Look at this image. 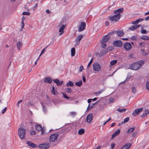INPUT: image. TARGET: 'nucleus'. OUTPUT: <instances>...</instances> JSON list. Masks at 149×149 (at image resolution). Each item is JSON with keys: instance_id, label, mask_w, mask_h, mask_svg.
Returning <instances> with one entry per match:
<instances>
[{"instance_id": "nucleus-21", "label": "nucleus", "mask_w": 149, "mask_h": 149, "mask_svg": "<svg viewBox=\"0 0 149 149\" xmlns=\"http://www.w3.org/2000/svg\"><path fill=\"white\" fill-rule=\"evenodd\" d=\"M41 104L42 106L43 110L45 112H46V106L47 105L45 103H44L43 102H41Z\"/></svg>"}, {"instance_id": "nucleus-7", "label": "nucleus", "mask_w": 149, "mask_h": 149, "mask_svg": "<svg viewBox=\"0 0 149 149\" xmlns=\"http://www.w3.org/2000/svg\"><path fill=\"white\" fill-rule=\"evenodd\" d=\"M123 47L125 50L127 51L130 50L132 47V46L130 43L129 42L125 43L123 45Z\"/></svg>"}, {"instance_id": "nucleus-12", "label": "nucleus", "mask_w": 149, "mask_h": 149, "mask_svg": "<svg viewBox=\"0 0 149 149\" xmlns=\"http://www.w3.org/2000/svg\"><path fill=\"white\" fill-rule=\"evenodd\" d=\"M93 119V114L92 113L89 114L87 116L86 121L87 123H91Z\"/></svg>"}, {"instance_id": "nucleus-5", "label": "nucleus", "mask_w": 149, "mask_h": 149, "mask_svg": "<svg viewBox=\"0 0 149 149\" xmlns=\"http://www.w3.org/2000/svg\"><path fill=\"white\" fill-rule=\"evenodd\" d=\"M93 68L94 71H99L100 70L101 66L97 62H96L93 64Z\"/></svg>"}, {"instance_id": "nucleus-32", "label": "nucleus", "mask_w": 149, "mask_h": 149, "mask_svg": "<svg viewBox=\"0 0 149 149\" xmlns=\"http://www.w3.org/2000/svg\"><path fill=\"white\" fill-rule=\"evenodd\" d=\"M117 60H114L111 61L110 63V65H113L117 63Z\"/></svg>"}, {"instance_id": "nucleus-54", "label": "nucleus", "mask_w": 149, "mask_h": 149, "mask_svg": "<svg viewBox=\"0 0 149 149\" xmlns=\"http://www.w3.org/2000/svg\"><path fill=\"white\" fill-rule=\"evenodd\" d=\"M7 109V107H6L2 111V113L3 114L4 113Z\"/></svg>"}, {"instance_id": "nucleus-14", "label": "nucleus", "mask_w": 149, "mask_h": 149, "mask_svg": "<svg viewBox=\"0 0 149 149\" xmlns=\"http://www.w3.org/2000/svg\"><path fill=\"white\" fill-rule=\"evenodd\" d=\"M27 144L29 146L32 148H36L38 146L36 145L29 141L27 142Z\"/></svg>"}, {"instance_id": "nucleus-39", "label": "nucleus", "mask_w": 149, "mask_h": 149, "mask_svg": "<svg viewBox=\"0 0 149 149\" xmlns=\"http://www.w3.org/2000/svg\"><path fill=\"white\" fill-rule=\"evenodd\" d=\"M141 32L142 33L146 34L148 32V31H147L145 29H141Z\"/></svg>"}, {"instance_id": "nucleus-34", "label": "nucleus", "mask_w": 149, "mask_h": 149, "mask_svg": "<svg viewBox=\"0 0 149 149\" xmlns=\"http://www.w3.org/2000/svg\"><path fill=\"white\" fill-rule=\"evenodd\" d=\"M131 146V144L130 143H127L124 145V146L127 149H129Z\"/></svg>"}, {"instance_id": "nucleus-19", "label": "nucleus", "mask_w": 149, "mask_h": 149, "mask_svg": "<svg viewBox=\"0 0 149 149\" xmlns=\"http://www.w3.org/2000/svg\"><path fill=\"white\" fill-rule=\"evenodd\" d=\"M143 20V19H137L136 20L133 21L132 22V23L133 24H135L138 23L139 22H141Z\"/></svg>"}, {"instance_id": "nucleus-23", "label": "nucleus", "mask_w": 149, "mask_h": 149, "mask_svg": "<svg viewBox=\"0 0 149 149\" xmlns=\"http://www.w3.org/2000/svg\"><path fill=\"white\" fill-rule=\"evenodd\" d=\"M36 129L38 131H40L42 129V126L40 125H36L35 126Z\"/></svg>"}, {"instance_id": "nucleus-24", "label": "nucleus", "mask_w": 149, "mask_h": 149, "mask_svg": "<svg viewBox=\"0 0 149 149\" xmlns=\"http://www.w3.org/2000/svg\"><path fill=\"white\" fill-rule=\"evenodd\" d=\"M141 38L144 40H149V37L146 36H143L141 37Z\"/></svg>"}, {"instance_id": "nucleus-18", "label": "nucleus", "mask_w": 149, "mask_h": 149, "mask_svg": "<svg viewBox=\"0 0 149 149\" xmlns=\"http://www.w3.org/2000/svg\"><path fill=\"white\" fill-rule=\"evenodd\" d=\"M120 129H118L112 135L111 139H113L117 135H118L119 134L120 132Z\"/></svg>"}, {"instance_id": "nucleus-9", "label": "nucleus", "mask_w": 149, "mask_h": 149, "mask_svg": "<svg viewBox=\"0 0 149 149\" xmlns=\"http://www.w3.org/2000/svg\"><path fill=\"white\" fill-rule=\"evenodd\" d=\"M86 27V24L85 22H81L80 26L78 27V31L79 32L83 31L85 29Z\"/></svg>"}, {"instance_id": "nucleus-56", "label": "nucleus", "mask_w": 149, "mask_h": 149, "mask_svg": "<svg viewBox=\"0 0 149 149\" xmlns=\"http://www.w3.org/2000/svg\"><path fill=\"white\" fill-rule=\"evenodd\" d=\"M115 144L114 143H112L111 145V149H113L114 147Z\"/></svg>"}, {"instance_id": "nucleus-6", "label": "nucleus", "mask_w": 149, "mask_h": 149, "mask_svg": "<svg viewBox=\"0 0 149 149\" xmlns=\"http://www.w3.org/2000/svg\"><path fill=\"white\" fill-rule=\"evenodd\" d=\"M143 110V108H138L135 109L132 113V116H136L138 115Z\"/></svg>"}, {"instance_id": "nucleus-53", "label": "nucleus", "mask_w": 149, "mask_h": 149, "mask_svg": "<svg viewBox=\"0 0 149 149\" xmlns=\"http://www.w3.org/2000/svg\"><path fill=\"white\" fill-rule=\"evenodd\" d=\"M114 100V99L113 98H110L109 100V102H112Z\"/></svg>"}, {"instance_id": "nucleus-63", "label": "nucleus", "mask_w": 149, "mask_h": 149, "mask_svg": "<svg viewBox=\"0 0 149 149\" xmlns=\"http://www.w3.org/2000/svg\"><path fill=\"white\" fill-rule=\"evenodd\" d=\"M107 45L106 44H104L102 45V48H104L106 47Z\"/></svg>"}, {"instance_id": "nucleus-41", "label": "nucleus", "mask_w": 149, "mask_h": 149, "mask_svg": "<svg viewBox=\"0 0 149 149\" xmlns=\"http://www.w3.org/2000/svg\"><path fill=\"white\" fill-rule=\"evenodd\" d=\"M22 15H30V13L29 12H25L22 13Z\"/></svg>"}, {"instance_id": "nucleus-48", "label": "nucleus", "mask_w": 149, "mask_h": 149, "mask_svg": "<svg viewBox=\"0 0 149 149\" xmlns=\"http://www.w3.org/2000/svg\"><path fill=\"white\" fill-rule=\"evenodd\" d=\"M22 102V100H19L17 103V106L19 107V104L20 103H21Z\"/></svg>"}, {"instance_id": "nucleus-45", "label": "nucleus", "mask_w": 149, "mask_h": 149, "mask_svg": "<svg viewBox=\"0 0 149 149\" xmlns=\"http://www.w3.org/2000/svg\"><path fill=\"white\" fill-rule=\"evenodd\" d=\"M47 49V47H45L42 51L41 52L40 55L39 57L41 56L45 52V50Z\"/></svg>"}, {"instance_id": "nucleus-59", "label": "nucleus", "mask_w": 149, "mask_h": 149, "mask_svg": "<svg viewBox=\"0 0 149 149\" xmlns=\"http://www.w3.org/2000/svg\"><path fill=\"white\" fill-rule=\"evenodd\" d=\"M59 80L57 79H56L54 80V83H56V84L58 83V81H59Z\"/></svg>"}, {"instance_id": "nucleus-20", "label": "nucleus", "mask_w": 149, "mask_h": 149, "mask_svg": "<svg viewBox=\"0 0 149 149\" xmlns=\"http://www.w3.org/2000/svg\"><path fill=\"white\" fill-rule=\"evenodd\" d=\"M22 46V44L21 42L19 41L18 42L17 44V48L19 50L21 48Z\"/></svg>"}, {"instance_id": "nucleus-43", "label": "nucleus", "mask_w": 149, "mask_h": 149, "mask_svg": "<svg viewBox=\"0 0 149 149\" xmlns=\"http://www.w3.org/2000/svg\"><path fill=\"white\" fill-rule=\"evenodd\" d=\"M21 24H22V26H21V29H20V30L21 31L22 29L24 28V21H21Z\"/></svg>"}, {"instance_id": "nucleus-51", "label": "nucleus", "mask_w": 149, "mask_h": 149, "mask_svg": "<svg viewBox=\"0 0 149 149\" xmlns=\"http://www.w3.org/2000/svg\"><path fill=\"white\" fill-rule=\"evenodd\" d=\"M130 118L129 117H127L125 118L124 120V121L125 122V123L128 122Z\"/></svg>"}, {"instance_id": "nucleus-62", "label": "nucleus", "mask_w": 149, "mask_h": 149, "mask_svg": "<svg viewBox=\"0 0 149 149\" xmlns=\"http://www.w3.org/2000/svg\"><path fill=\"white\" fill-rule=\"evenodd\" d=\"M33 104L31 102H29L27 104V106H29L30 105L31 106H33Z\"/></svg>"}, {"instance_id": "nucleus-26", "label": "nucleus", "mask_w": 149, "mask_h": 149, "mask_svg": "<svg viewBox=\"0 0 149 149\" xmlns=\"http://www.w3.org/2000/svg\"><path fill=\"white\" fill-rule=\"evenodd\" d=\"M71 56H74L75 54V49L73 47L71 49Z\"/></svg>"}, {"instance_id": "nucleus-44", "label": "nucleus", "mask_w": 149, "mask_h": 149, "mask_svg": "<svg viewBox=\"0 0 149 149\" xmlns=\"http://www.w3.org/2000/svg\"><path fill=\"white\" fill-rule=\"evenodd\" d=\"M63 81H59H59H58V83L56 84L58 86H61L62 84L63 83Z\"/></svg>"}, {"instance_id": "nucleus-38", "label": "nucleus", "mask_w": 149, "mask_h": 149, "mask_svg": "<svg viewBox=\"0 0 149 149\" xmlns=\"http://www.w3.org/2000/svg\"><path fill=\"white\" fill-rule=\"evenodd\" d=\"M147 115L148 113H147L146 112H145V113H143L141 116V117L142 118H144V117H146L147 116Z\"/></svg>"}, {"instance_id": "nucleus-16", "label": "nucleus", "mask_w": 149, "mask_h": 149, "mask_svg": "<svg viewBox=\"0 0 149 149\" xmlns=\"http://www.w3.org/2000/svg\"><path fill=\"white\" fill-rule=\"evenodd\" d=\"M115 32H116V33L117 34V35L119 37L123 36L124 34V33L123 32V31L122 30L117 31H115Z\"/></svg>"}, {"instance_id": "nucleus-25", "label": "nucleus", "mask_w": 149, "mask_h": 149, "mask_svg": "<svg viewBox=\"0 0 149 149\" xmlns=\"http://www.w3.org/2000/svg\"><path fill=\"white\" fill-rule=\"evenodd\" d=\"M83 37V36L82 35H80L78 36L76 38L75 41L79 42L81 40V39Z\"/></svg>"}, {"instance_id": "nucleus-1", "label": "nucleus", "mask_w": 149, "mask_h": 149, "mask_svg": "<svg viewBox=\"0 0 149 149\" xmlns=\"http://www.w3.org/2000/svg\"><path fill=\"white\" fill-rule=\"evenodd\" d=\"M123 8H121L118 9L113 11V13L115 15L113 16H110L109 17V18L111 22H116L119 20L121 17L120 14L123 12Z\"/></svg>"}, {"instance_id": "nucleus-61", "label": "nucleus", "mask_w": 149, "mask_h": 149, "mask_svg": "<svg viewBox=\"0 0 149 149\" xmlns=\"http://www.w3.org/2000/svg\"><path fill=\"white\" fill-rule=\"evenodd\" d=\"M137 134V132H134V133H133L132 134V137H134Z\"/></svg>"}, {"instance_id": "nucleus-27", "label": "nucleus", "mask_w": 149, "mask_h": 149, "mask_svg": "<svg viewBox=\"0 0 149 149\" xmlns=\"http://www.w3.org/2000/svg\"><path fill=\"white\" fill-rule=\"evenodd\" d=\"M84 130L83 129H81L79 130L78 133L79 135H81L84 134Z\"/></svg>"}, {"instance_id": "nucleus-37", "label": "nucleus", "mask_w": 149, "mask_h": 149, "mask_svg": "<svg viewBox=\"0 0 149 149\" xmlns=\"http://www.w3.org/2000/svg\"><path fill=\"white\" fill-rule=\"evenodd\" d=\"M76 112H71L70 113V114L72 117H74L76 114Z\"/></svg>"}, {"instance_id": "nucleus-35", "label": "nucleus", "mask_w": 149, "mask_h": 149, "mask_svg": "<svg viewBox=\"0 0 149 149\" xmlns=\"http://www.w3.org/2000/svg\"><path fill=\"white\" fill-rule=\"evenodd\" d=\"M117 110L120 112H122L125 111L126 110V109L125 108L121 109L118 108L117 109Z\"/></svg>"}, {"instance_id": "nucleus-57", "label": "nucleus", "mask_w": 149, "mask_h": 149, "mask_svg": "<svg viewBox=\"0 0 149 149\" xmlns=\"http://www.w3.org/2000/svg\"><path fill=\"white\" fill-rule=\"evenodd\" d=\"M127 78L124 81L120 83L119 84H124L127 81Z\"/></svg>"}, {"instance_id": "nucleus-58", "label": "nucleus", "mask_w": 149, "mask_h": 149, "mask_svg": "<svg viewBox=\"0 0 149 149\" xmlns=\"http://www.w3.org/2000/svg\"><path fill=\"white\" fill-rule=\"evenodd\" d=\"M36 132L35 131H32L31 132V134L32 135H34L35 134H36Z\"/></svg>"}, {"instance_id": "nucleus-64", "label": "nucleus", "mask_w": 149, "mask_h": 149, "mask_svg": "<svg viewBox=\"0 0 149 149\" xmlns=\"http://www.w3.org/2000/svg\"><path fill=\"white\" fill-rule=\"evenodd\" d=\"M115 31H113L111 32H109L107 35L109 36V35L112 34L113 33H114L115 32Z\"/></svg>"}, {"instance_id": "nucleus-46", "label": "nucleus", "mask_w": 149, "mask_h": 149, "mask_svg": "<svg viewBox=\"0 0 149 149\" xmlns=\"http://www.w3.org/2000/svg\"><path fill=\"white\" fill-rule=\"evenodd\" d=\"M93 58L90 60V62H89V63H88V65L87 68H88V67H89L90 65L92 63V62H93Z\"/></svg>"}, {"instance_id": "nucleus-60", "label": "nucleus", "mask_w": 149, "mask_h": 149, "mask_svg": "<svg viewBox=\"0 0 149 149\" xmlns=\"http://www.w3.org/2000/svg\"><path fill=\"white\" fill-rule=\"evenodd\" d=\"M41 130V134H44L45 132V131L43 129V127L42 128V129Z\"/></svg>"}, {"instance_id": "nucleus-30", "label": "nucleus", "mask_w": 149, "mask_h": 149, "mask_svg": "<svg viewBox=\"0 0 149 149\" xmlns=\"http://www.w3.org/2000/svg\"><path fill=\"white\" fill-rule=\"evenodd\" d=\"M66 86H72L74 85L73 83L71 81H69L67 84H66Z\"/></svg>"}, {"instance_id": "nucleus-8", "label": "nucleus", "mask_w": 149, "mask_h": 149, "mask_svg": "<svg viewBox=\"0 0 149 149\" xmlns=\"http://www.w3.org/2000/svg\"><path fill=\"white\" fill-rule=\"evenodd\" d=\"M58 136V134H52L50 137L49 141L50 142H53L57 140Z\"/></svg>"}, {"instance_id": "nucleus-2", "label": "nucleus", "mask_w": 149, "mask_h": 149, "mask_svg": "<svg viewBox=\"0 0 149 149\" xmlns=\"http://www.w3.org/2000/svg\"><path fill=\"white\" fill-rule=\"evenodd\" d=\"M145 61L143 60H141L136 62L133 63L130 66L131 69L136 70L141 68L144 65Z\"/></svg>"}, {"instance_id": "nucleus-3", "label": "nucleus", "mask_w": 149, "mask_h": 149, "mask_svg": "<svg viewBox=\"0 0 149 149\" xmlns=\"http://www.w3.org/2000/svg\"><path fill=\"white\" fill-rule=\"evenodd\" d=\"M18 134L20 138L22 139H24L25 138L26 130L23 127H21L18 129Z\"/></svg>"}, {"instance_id": "nucleus-13", "label": "nucleus", "mask_w": 149, "mask_h": 149, "mask_svg": "<svg viewBox=\"0 0 149 149\" xmlns=\"http://www.w3.org/2000/svg\"><path fill=\"white\" fill-rule=\"evenodd\" d=\"M140 26L141 25H140L132 26L131 27L129 28V29L132 31H134L138 28H139L140 27Z\"/></svg>"}, {"instance_id": "nucleus-40", "label": "nucleus", "mask_w": 149, "mask_h": 149, "mask_svg": "<svg viewBox=\"0 0 149 149\" xmlns=\"http://www.w3.org/2000/svg\"><path fill=\"white\" fill-rule=\"evenodd\" d=\"M62 94H63V97L64 98L67 99H70V98L69 97H68V96H67V95H65L64 93H62Z\"/></svg>"}, {"instance_id": "nucleus-10", "label": "nucleus", "mask_w": 149, "mask_h": 149, "mask_svg": "<svg viewBox=\"0 0 149 149\" xmlns=\"http://www.w3.org/2000/svg\"><path fill=\"white\" fill-rule=\"evenodd\" d=\"M113 45L115 47H121L123 45V42L119 40L114 41L113 43Z\"/></svg>"}, {"instance_id": "nucleus-42", "label": "nucleus", "mask_w": 149, "mask_h": 149, "mask_svg": "<svg viewBox=\"0 0 149 149\" xmlns=\"http://www.w3.org/2000/svg\"><path fill=\"white\" fill-rule=\"evenodd\" d=\"M136 89L135 87H133L132 89V92L133 93H135L136 92Z\"/></svg>"}, {"instance_id": "nucleus-22", "label": "nucleus", "mask_w": 149, "mask_h": 149, "mask_svg": "<svg viewBox=\"0 0 149 149\" xmlns=\"http://www.w3.org/2000/svg\"><path fill=\"white\" fill-rule=\"evenodd\" d=\"M135 129V127H132V128H130L127 131V133L128 134H129L132 132L134 131Z\"/></svg>"}, {"instance_id": "nucleus-52", "label": "nucleus", "mask_w": 149, "mask_h": 149, "mask_svg": "<svg viewBox=\"0 0 149 149\" xmlns=\"http://www.w3.org/2000/svg\"><path fill=\"white\" fill-rule=\"evenodd\" d=\"M84 70V68L82 65H81L79 68V71L82 72Z\"/></svg>"}, {"instance_id": "nucleus-55", "label": "nucleus", "mask_w": 149, "mask_h": 149, "mask_svg": "<svg viewBox=\"0 0 149 149\" xmlns=\"http://www.w3.org/2000/svg\"><path fill=\"white\" fill-rule=\"evenodd\" d=\"M99 101H97V102H96L94 104H92V105L91 106H90V105L89 106V108L90 109H92L93 107V105H95Z\"/></svg>"}, {"instance_id": "nucleus-17", "label": "nucleus", "mask_w": 149, "mask_h": 149, "mask_svg": "<svg viewBox=\"0 0 149 149\" xmlns=\"http://www.w3.org/2000/svg\"><path fill=\"white\" fill-rule=\"evenodd\" d=\"M107 52V48H105L100 52L99 56H102Z\"/></svg>"}, {"instance_id": "nucleus-31", "label": "nucleus", "mask_w": 149, "mask_h": 149, "mask_svg": "<svg viewBox=\"0 0 149 149\" xmlns=\"http://www.w3.org/2000/svg\"><path fill=\"white\" fill-rule=\"evenodd\" d=\"M104 91V89H102L100 91H98V92H95L94 93V94L96 96H98V95L99 94H100L102 92Z\"/></svg>"}, {"instance_id": "nucleus-36", "label": "nucleus", "mask_w": 149, "mask_h": 149, "mask_svg": "<svg viewBox=\"0 0 149 149\" xmlns=\"http://www.w3.org/2000/svg\"><path fill=\"white\" fill-rule=\"evenodd\" d=\"M65 91L67 92L70 93H71L72 91V89L70 88H67L65 89Z\"/></svg>"}, {"instance_id": "nucleus-29", "label": "nucleus", "mask_w": 149, "mask_h": 149, "mask_svg": "<svg viewBox=\"0 0 149 149\" xmlns=\"http://www.w3.org/2000/svg\"><path fill=\"white\" fill-rule=\"evenodd\" d=\"M82 84V81L81 80H80L78 82H76L75 83V84L78 86H80Z\"/></svg>"}, {"instance_id": "nucleus-15", "label": "nucleus", "mask_w": 149, "mask_h": 149, "mask_svg": "<svg viewBox=\"0 0 149 149\" xmlns=\"http://www.w3.org/2000/svg\"><path fill=\"white\" fill-rule=\"evenodd\" d=\"M39 147L41 149H47V144L46 143L40 144Z\"/></svg>"}, {"instance_id": "nucleus-49", "label": "nucleus", "mask_w": 149, "mask_h": 149, "mask_svg": "<svg viewBox=\"0 0 149 149\" xmlns=\"http://www.w3.org/2000/svg\"><path fill=\"white\" fill-rule=\"evenodd\" d=\"M146 88L149 91V82L147 81L146 84Z\"/></svg>"}, {"instance_id": "nucleus-33", "label": "nucleus", "mask_w": 149, "mask_h": 149, "mask_svg": "<svg viewBox=\"0 0 149 149\" xmlns=\"http://www.w3.org/2000/svg\"><path fill=\"white\" fill-rule=\"evenodd\" d=\"M53 81V79L50 77H47V82L51 83Z\"/></svg>"}, {"instance_id": "nucleus-28", "label": "nucleus", "mask_w": 149, "mask_h": 149, "mask_svg": "<svg viewBox=\"0 0 149 149\" xmlns=\"http://www.w3.org/2000/svg\"><path fill=\"white\" fill-rule=\"evenodd\" d=\"M55 88L54 86L52 87V94L54 95H56L57 94H58V93H56L55 91Z\"/></svg>"}, {"instance_id": "nucleus-11", "label": "nucleus", "mask_w": 149, "mask_h": 149, "mask_svg": "<svg viewBox=\"0 0 149 149\" xmlns=\"http://www.w3.org/2000/svg\"><path fill=\"white\" fill-rule=\"evenodd\" d=\"M110 36L106 35L103 37V39L101 41V44H103L107 41L110 38Z\"/></svg>"}, {"instance_id": "nucleus-47", "label": "nucleus", "mask_w": 149, "mask_h": 149, "mask_svg": "<svg viewBox=\"0 0 149 149\" xmlns=\"http://www.w3.org/2000/svg\"><path fill=\"white\" fill-rule=\"evenodd\" d=\"M113 49V48L112 47H108L107 48V52L112 50Z\"/></svg>"}, {"instance_id": "nucleus-50", "label": "nucleus", "mask_w": 149, "mask_h": 149, "mask_svg": "<svg viewBox=\"0 0 149 149\" xmlns=\"http://www.w3.org/2000/svg\"><path fill=\"white\" fill-rule=\"evenodd\" d=\"M111 119V118L110 117H109L108 120H107L106 121L104 122L103 124V125H104L107 122H108Z\"/></svg>"}, {"instance_id": "nucleus-4", "label": "nucleus", "mask_w": 149, "mask_h": 149, "mask_svg": "<svg viewBox=\"0 0 149 149\" xmlns=\"http://www.w3.org/2000/svg\"><path fill=\"white\" fill-rule=\"evenodd\" d=\"M65 21L64 20H63L59 23V25L61 26V28L59 29V32H62L64 31L63 30L66 27V24L65 23Z\"/></svg>"}]
</instances>
